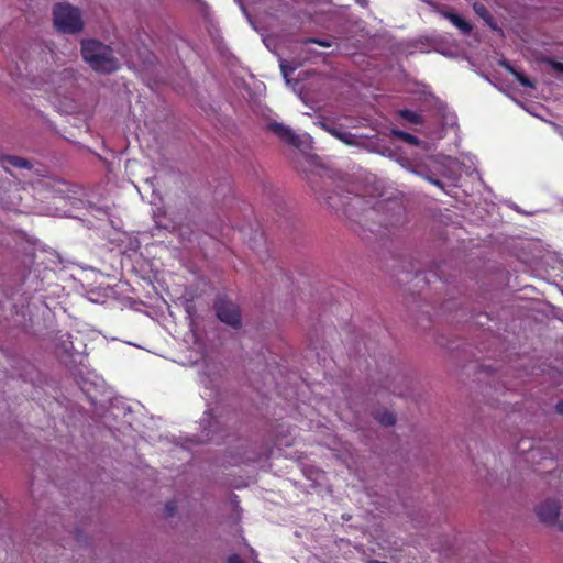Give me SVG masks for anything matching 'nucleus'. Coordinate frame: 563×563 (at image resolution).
Wrapping results in <instances>:
<instances>
[{
	"instance_id": "obj_1",
	"label": "nucleus",
	"mask_w": 563,
	"mask_h": 563,
	"mask_svg": "<svg viewBox=\"0 0 563 563\" xmlns=\"http://www.w3.org/2000/svg\"><path fill=\"white\" fill-rule=\"evenodd\" d=\"M82 59L97 73L110 74L119 68V60L111 47L96 40L81 41Z\"/></svg>"
},
{
	"instance_id": "obj_2",
	"label": "nucleus",
	"mask_w": 563,
	"mask_h": 563,
	"mask_svg": "<svg viewBox=\"0 0 563 563\" xmlns=\"http://www.w3.org/2000/svg\"><path fill=\"white\" fill-rule=\"evenodd\" d=\"M54 25L63 33H78L82 30L84 22L77 8L69 4H57L54 8Z\"/></svg>"
},
{
	"instance_id": "obj_3",
	"label": "nucleus",
	"mask_w": 563,
	"mask_h": 563,
	"mask_svg": "<svg viewBox=\"0 0 563 563\" xmlns=\"http://www.w3.org/2000/svg\"><path fill=\"white\" fill-rule=\"evenodd\" d=\"M216 312L221 322L233 328L241 325V312L234 302L227 299H219L216 302Z\"/></svg>"
},
{
	"instance_id": "obj_4",
	"label": "nucleus",
	"mask_w": 563,
	"mask_h": 563,
	"mask_svg": "<svg viewBox=\"0 0 563 563\" xmlns=\"http://www.w3.org/2000/svg\"><path fill=\"white\" fill-rule=\"evenodd\" d=\"M561 512V504L556 499H545L536 507L539 520L545 525L553 526L558 522Z\"/></svg>"
},
{
	"instance_id": "obj_5",
	"label": "nucleus",
	"mask_w": 563,
	"mask_h": 563,
	"mask_svg": "<svg viewBox=\"0 0 563 563\" xmlns=\"http://www.w3.org/2000/svg\"><path fill=\"white\" fill-rule=\"evenodd\" d=\"M431 166L438 174L452 180H455L461 174V164L449 156L432 158Z\"/></svg>"
},
{
	"instance_id": "obj_6",
	"label": "nucleus",
	"mask_w": 563,
	"mask_h": 563,
	"mask_svg": "<svg viewBox=\"0 0 563 563\" xmlns=\"http://www.w3.org/2000/svg\"><path fill=\"white\" fill-rule=\"evenodd\" d=\"M55 352L59 357L70 356L75 351L71 335L68 333L59 334L54 341Z\"/></svg>"
},
{
	"instance_id": "obj_7",
	"label": "nucleus",
	"mask_w": 563,
	"mask_h": 563,
	"mask_svg": "<svg viewBox=\"0 0 563 563\" xmlns=\"http://www.w3.org/2000/svg\"><path fill=\"white\" fill-rule=\"evenodd\" d=\"M269 129L278 136L285 139L287 142L297 145L298 137L295 135L290 128L282 123H272Z\"/></svg>"
},
{
	"instance_id": "obj_8",
	"label": "nucleus",
	"mask_w": 563,
	"mask_h": 563,
	"mask_svg": "<svg viewBox=\"0 0 563 563\" xmlns=\"http://www.w3.org/2000/svg\"><path fill=\"white\" fill-rule=\"evenodd\" d=\"M445 18L464 34L471 31V25L461 16L454 13H445Z\"/></svg>"
},
{
	"instance_id": "obj_9",
	"label": "nucleus",
	"mask_w": 563,
	"mask_h": 563,
	"mask_svg": "<svg viewBox=\"0 0 563 563\" xmlns=\"http://www.w3.org/2000/svg\"><path fill=\"white\" fill-rule=\"evenodd\" d=\"M375 419L383 426H393L396 421L395 415L388 410L378 411Z\"/></svg>"
},
{
	"instance_id": "obj_10",
	"label": "nucleus",
	"mask_w": 563,
	"mask_h": 563,
	"mask_svg": "<svg viewBox=\"0 0 563 563\" xmlns=\"http://www.w3.org/2000/svg\"><path fill=\"white\" fill-rule=\"evenodd\" d=\"M4 162L13 167H16V168H26V169L31 168L30 161L19 157V156H7L4 158Z\"/></svg>"
},
{
	"instance_id": "obj_11",
	"label": "nucleus",
	"mask_w": 563,
	"mask_h": 563,
	"mask_svg": "<svg viewBox=\"0 0 563 563\" xmlns=\"http://www.w3.org/2000/svg\"><path fill=\"white\" fill-rule=\"evenodd\" d=\"M399 115L412 124H420L422 123V118L419 113L410 111V110H400Z\"/></svg>"
},
{
	"instance_id": "obj_12",
	"label": "nucleus",
	"mask_w": 563,
	"mask_h": 563,
	"mask_svg": "<svg viewBox=\"0 0 563 563\" xmlns=\"http://www.w3.org/2000/svg\"><path fill=\"white\" fill-rule=\"evenodd\" d=\"M505 66L522 86L528 87V88H533L534 87L532 81L529 78H527L523 74H521L519 71H516L508 64H505Z\"/></svg>"
},
{
	"instance_id": "obj_13",
	"label": "nucleus",
	"mask_w": 563,
	"mask_h": 563,
	"mask_svg": "<svg viewBox=\"0 0 563 563\" xmlns=\"http://www.w3.org/2000/svg\"><path fill=\"white\" fill-rule=\"evenodd\" d=\"M505 66L522 86L528 87V88H533L534 87L532 81L529 78H527L523 74H521L519 71H516L508 64H505Z\"/></svg>"
},
{
	"instance_id": "obj_14",
	"label": "nucleus",
	"mask_w": 563,
	"mask_h": 563,
	"mask_svg": "<svg viewBox=\"0 0 563 563\" xmlns=\"http://www.w3.org/2000/svg\"><path fill=\"white\" fill-rule=\"evenodd\" d=\"M75 75V71L73 69H64L60 73H56L52 75L51 82L52 84H59L63 79L66 78H73Z\"/></svg>"
},
{
	"instance_id": "obj_15",
	"label": "nucleus",
	"mask_w": 563,
	"mask_h": 563,
	"mask_svg": "<svg viewBox=\"0 0 563 563\" xmlns=\"http://www.w3.org/2000/svg\"><path fill=\"white\" fill-rule=\"evenodd\" d=\"M393 134L412 145H418L420 143L416 136L399 130H393Z\"/></svg>"
},
{
	"instance_id": "obj_16",
	"label": "nucleus",
	"mask_w": 563,
	"mask_h": 563,
	"mask_svg": "<svg viewBox=\"0 0 563 563\" xmlns=\"http://www.w3.org/2000/svg\"><path fill=\"white\" fill-rule=\"evenodd\" d=\"M340 136H341L340 141L343 142L346 145H350V146L358 145V142L355 139V136L352 133H350V132H344L343 131Z\"/></svg>"
},
{
	"instance_id": "obj_17",
	"label": "nucleus",
	"mask_w": 563,
	"mask_h": 563,
	"mask_svg": "<svg viewBox=\"0 0 563 563\" xmlns=\"http://www.w3.org/2000/svg\"><path fill=\"white\" fill-rule=\"evenodd\" d=\"M280 69H282V73H283V76L284 78L286 79V81H288V75L289 73H291L294 70L292 67H289L285 60H282L280 62Z\"/></svg>"
},
{
	"instance_id": "obj_18",
	"label": "nucleus",
	"mask_w": 563,
	"mask_h": 563,
	"mask_svg": "<svg viewBox=\"0 0 563 563\" xmlns=\"http://www.w3.org/2000/svg\"><path fill=\"white\" fill-rule=\"evenodd\" d=\"M314 125H317V126H319L320 129H322V130H324V131L329 132V129L331 128V125H332V124H331V123H329L327 120L321 119V120L316 121V122H314Z\"/></svg>"
},
{
	"instance_id": "obj_19",
	"label": "nucleus",
	"mask_w": 563,
	"mask_h": 563,
	"mask_svg": "<svg viewBox=\"0 0 563 563\" xmlns=\"http://www.w3.org/2000/svg\"><path fill=\"white\" fill-rule=\"evenodd\" d=\"M474 10L476 11V13L478 15H481L483 18H485L488 14L486 8L483 4H479V3H475L474 4Z\"/></svg>"
},
{
	"instance_id": "obj_20",
	"label": "nucleus",
	"mask_w": 563,
	"mask_h": 563,
	"mask_svg": "<svg viewBox=\"0 0 563 563\" xmlns=\"http://www.w3.org/2000/svg\"><path fill=\"white\" fill-rule=\"evenodd\" d=\"M550 65L553 68V70H555L556 73L563 74V63L551 60Z\"/></svg>"
},
{
	"instance_id": "obj_21",
	"label": "nucleus",
	"mask_w": 563,
	"mask_h": 563,
	"mask_svg": "<svg viewBox=\"0 0 563 563\" xmlns=\"http://www.w3.org/2000/svg\"><path fill=\"white\" fill-rule=\"evenodd\" d=\"M342 132L343 131H341L340 129L335 128L334 125H331L328 133H330L335 139L340 140V135L342 134Z\"/></svg>"
},
{
	"instance_id": "obj_22",
	"label": "nucleus",
	"mask_w": 563,
	"mask_h": 563,
	"mask_svg": "<svg viewBox=\"0 0 563 563\" xmlns=\"http://www.w3.org/2000/svg\"><path fill=\"white\" fill-rule=\"evenodd\" d=\"M306 43H316L322 47H330L331 46V43L328 42V41H319V40H314V38H310L308 40Z\"/></svg>"
},
{
	"instance_id": "obj_23",
	"label": "nucleus",
	"mask_w": 563,
	"mask_h": 563,
	"mask_svg": "<svg viewBox=\"0 0 563 563\" xmlns=\"http://www.w3.org/2000/svg\"><path fill=\"white\" fill-rule=\"evenodd\" d=\"M426 179H427L429 183H431V184H433V185H435V186H438V187L442 188V184H441L438 179H435V178H433V177H431V176H427V177H426Z\"/></svg>"
},
{
	"instance_id": "obj_24",
	"label": "nucleus",
	"mask_w": 563,
	"mask_h": 563,
	"mask_svg": "<svg viewBox=\"0 0 563 563\" xmlns=\"http://www.w3.org/2000/svg\"><path fill=\"white\" fill-rule=\"evenodd\" d=\"M228 563H243V561L238 555H231L228 559Z\"/></svg>"
},
{
	"instance_id": "obj_25",
	"label": "nucleus",
	"mask_w": 563,
	"mask_h": 563,
	"mask_svg": "<svg viewBox=\"0 0 563 563\" xmlns=\"http://www.w3.org/2000/svg\"><path fill=\"white\" fill-rule=\"evenodd\" d=\"M327 202L331 208L336 209L339 207L332 197H329Z\"/></svg>"
},
{
	"instance_id": "obj_26",
	"label": "nucleus",
	"mask_w": 563,
	"mask_h": 563,
	"mask_svg": "<svg viewBox=\"0 0 563 563\" xmlns=\"http://www.w3.org/2000/svg\"><path fill=\"white\" fill-rule=\"evenodd\" d=\"M555 408L559 413L563 415V401L558 402Z\"/></svg>"
},
{
	"instance_id": "obj_27",
	"label": "nucleus",
	"mask_w": 563,
	"mask_h": 563,
	"mask_svg": "<svg viewBox=\"0 0 563 563\" xmlns=\"http://www.w3.org/2000/svg\"><path fill=\"white\" fill-rule=\"evenodd\" d=\"M559 528L561 531H563V521L559 523Z\"/></svg>"
}]
</instances>
